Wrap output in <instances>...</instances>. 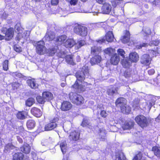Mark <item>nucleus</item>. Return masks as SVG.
<instances>
[{"label":"nucleus","mask_w":160,"mask_h":160,"mask_svg":"<svg viewBox=\"0 0 160 160\" xmlns=\"http://www.w3.org/2000/svg\"><path fill=\"white\" fill-rule=\"evenodd\" d=\"M137 123L142 128L147 126L148 122L146 118L142 115L137 116L135 118Z\"/></svg>","instance_id":"423d86ee"},{"label":"nucleus","mask_w":160,"mask_h":160,"mask_svg":"<svg viewBox=\"0 0 160 160\" xmlns=\"http://www.w3.org/2000/svg\"><path fill=\"white\" fill-rule=\"evenodd\" d=\"M122 64L123 67L125 68L129 67L131 64V62L127 61L126 60L123 59L121 62Z\"/></svg>","instance_id":"37998d69"},{"label":"nucleus","mask_w":160,"mask_h":160,"mask_svg":"<svg viewBox=\"0 0 160 160\" xmlns=\"http://www.w3.org/2000/svg\"><path fill=\"white\" fill-rule=\"evenodd\" d=\"M80 134L75 131L72 132L69 135V139L72 140L77 141L78 140L79 138Z\"/></svg>","instance_id":"2eb2a0df"},{"label":"nucleus","mask_w":160,"mask_h":160,"mask_svg":"<svg viewBox=\"0 0 160 160\" xmlns=\"http://www.w3.org/2000/svg\"><path fill=\"white\" fill-rule=\"evenodd\" d=\"M73 30L75 33L82 37L86 36L88 33L87 28L86 27L78 24L75 25Z\"/></svg>","instance_id":"20e7f679"},{"label":"nucleus","mask_w":160,"mask_h":160,"mask_svg":"<svg viewBox=\"0 0 160 160\" xmlns=\"http://www.w3.org/2000/svg\"><path fill=\"white\" fill-rule=\"evenodd\" d=\"M126 103V99L123 98H118L116 102V105L118 107H120L121 108V107L124 106L125 105Z\"/></svg>","instance_id":"6ab92c4d"},{"label":"nucleus","mask_w":160,"mask_h":160,"mask_svg":"<svg viewBox=\"0 0 160 160\" xmlns=\"http://www.w3.org/2000/svg\"><path fill=\"white\" fill-rule=\"evenodd\" d=\"M134 74V71L129 69L126 70L124 73L125 77L127 78L133 77Z\"/></svg>","instance_id":"c756f323"},{"label":"nucleus","mask_w":160,"mask_h":160,"mask_svg":"<svg viewBox=\"0 0 160 160\" xmlns=\"http://www.w3.org/2000/svg\"><path fill=\"white\" fill-rule=\"evenodd\" d=\"M89 123L88 122V121L86 119H84V120L83 121L82 125L83 127H86L88 125H89Z\"/></svg>","instance_id":"4d7b16f0"},{"label":"nucleus","mask_w":160,"mask_h":160,"mask_svg":"<svg viewBox=\"0 0 160 160\" xmlns=\"http://www.w3.org/2000/svg\"><path fill=\"white\" fill-rule=\"evenodd\" d=\"M67 38V37L66 35H62L57 37L56 40L60 44L62 43H63L64 44Z\"/></svg>","instance_id":"7c9ffc66"},{"label":"nucleus","mask_w":160,"mask_h":160,"mask_svg":"<svg viewBox=\"0 0 160 160\" xmlns=\"http://www.w3.org/2000/svg\"><path fill=\"white\" fill-rule=\"evenodd\" d=\"M27 82L28 85L32 88L35 89L38 87V84L36 83L34 79L28 80Z\"/></svg>","instance_id":"393cba45"},{"label":"nucleus","mask_w":160,"mask_h":160,"mask_svg":"<svg viewBox=\"0 0 160 160\" xmlns=\"http://www.w3.org/2000/svg\"><path fill=\"white\" fill-rule=\"evenodd\" d=\"M112 7L111 5L108 2H105L103 4L101 8L102 12V13L108 14L111 11Z\"/></svg>","instance_id":"1a4fd4ad"},{"label":"nucleus","mask_w":160,"mask_h":160,"mask_svg":"<svg viewBox=\"0 0 160 160\" xmlns=\"http://www.w3.org/2000/svg\"><path fill=\"white\" fill-rule=\"evenodd\" d=\"M33 45L36 47V52L38 54L43 55L46 53L47 49L44 46L45 43L43 41L35 42Z\"/></svg>","instance_id":"7ed1b4c3"},{"label":"nucleus","mask_w":160,"mask_h":160,"mask_svg":"<svg viewBox=\"0 0 160 160\" xmlns=\"http://www.w3.org/2000/svg\"><path fill=\"white\" fill-rule=\"evenodd\" d=\"M42 96L44 98L45 100L49 101L52 99L53 96L52 94L50 92H45L42 93Z\"/></svg>","instance_id":"5701e85b"},{"label":"nucleus","mask_w":160,"mask_h":160,"mask_svg":"<svg viewBox=\"0 0 160 160\" xmlns=\"http://www.w3.org/2000/svg\"><path fill=\"white\" fill-rule=\"evenodd\" d=\"M58 118H54L51 120V122L46 124L44 127L45 131H48L51 130L57 126L56 122L58 120Z\"/></svg>","instance_id":"6e6552de"},{"label":"nucleus","mask_w":160,"mask_h":160,"mask_svg":"<svg viewBox=\"0 0 160 160\" xmlns=\"http://www.w3.org/2000/svg\"><path fill=\"white\" fill-rule=\"evenodd\" d=\"M60 147L62 152L64 154L66 152L67 149V145L66 142L63 141L62 142L60 143Z\"/></svg>","instance_id":"e433bc0d"},{"label":"nucleus","mask_w":160,"mask_h":160,"mask_svg":"<svg viewBox=\"0 0 160 160\" xmlns=\"http://www.w3.org/2000/svg\"><path fill=\"white\" fill-rule=\"evenodd\" d=\"M156 49H156L154 50H150V53L151 55L153 57L156 56L160 52V48H158L157 47Z\"/></svg>","instance_id":"a19ab883"},{"label":"nucleus","mask_w":160,"mask_h":160,"mask_svg":"<svg viewBox=\"0 0 160 160\" xmlns=\"http://www.w3.org/2000/svg\"><path fill=\"white\" fill-rule=\"evenodd\" d=\"M8 61L5 60L3 62V69L5 71H7L8 69Z\"/></svg>","instance_id":"de8ad7c7"},{"label":"nucleus","mask_w":160,"mask_h":160,"mask_svg":"<svg viewBox=\"0 0 160 160\" xmlns=\"http://www.w3.org/2000/svg\"><path fill=\"white\" fill-rule=\"evenodd\" d=\"M101 116L105 118L107 116L108 114L106 111L104 110H102L101 112Z\"/></svg>","instance_id":"680f3d73"},{"label":"nucleus","mask_w":160,"mask_h":160,"mask_svg":"<svg viewBox=\"0 0 160 160\" xmlns=\"http://www.w3.org/2000/svg\"><path fill=\"white\" fill-rule=\"evenodd\" d=\"M14 147V146L11 143H8L6 145L5 150L8 151L11 149H13Z\"/></svg>","instance_id":"49530a36"},{"label":"nucleus","mask_w":160,"mask_h":160,"mask_svg":"<svg viewBox=\"0 0 160 160\" xmlns=\"http://www.w3.org/2000/svg\"><path fill=\"white\" fill-rule=\"evenodd\" d=\"M140 100L138 98H135L133 102L132 106L135 108H138L139 106Z\"/></svg>","instance_id":"79ce46f5"},{"label":"nucleus","mask_w":160,"mask_h":160,"mask_svg":"<svg viewBox=\"0 0 160 160\" xmlns=\"http://www.w3.org/2000/svg\"><path fill=\"white\" fill-rule=\"evenodd\" d=\"M99 135L101 141H105L106 135V132L105 130L100 129L99 130Z\"/></svg>","instance_id":"f704fd0d"},{"label":"nucleus","mask_w":160,"mask_h":160,"mask_svg":"<svg viewBox=\"0 0 160 160\" xmlns=\"http://www.w3.org/2000/svg\"><path fill=\"white\" fill-rule=\"evenodd\" d=\"M129 61L132 62H136L139 60V56L136 52H132L129 54Z\"/></svg>","instance_id":"f3484780"},{"label":"nucleus","mask_w":160,"mask_h":160,"mask_svg":"<svg viewBox=\"0 0 160 160\" xmlns=\"http://www.w3.org/2000/svg\"><path fill=\"white\" fill-rule=\"evenodd\" d=\"M57 47L50 48L48 49L47 50L46 53L49 56H52L57 52Z\"/></svg>","instance_id":"cd10ccee"},{"label":"nucleus","mask_w":160,"mask_h":160,"mask_svg":"<svg viewBox=\"0 0 160 160\" xmlns=\"http://www.w3.org/2000/svg\"><path fill=\"white\" fill-rule=\"evenodd\" d=\"M101 57L98 55H96L91 59L90 62L92 65L99 63L101 60Z\"/></svg>","instance_id":"dca6fc26"},{"label":"nucleus","mask_w":160,"mask_h":160,"mask_svg":"<svg viewBox=\"0 0 160 160\" xmlns=\"http://www.w3.org/2000/svg\"><path fill=\"white\" fill-rule=\"evenodd\" d=\"M58 3V0H51V3L53 5H57Z\"/></svg>","instance_id":"e2e57ef3"},{"label":"nucleus","mask_w":160,"mask_h":160,"mask_svg":"<svg viewBox=\"0 0 160 160\" xmlns=\"http://www.w3.org/2000/svg\"><path fill=\"white\" fill-rule=\"evenodd\" d=\"M107 92L108 95H112L114 93L117 92V90L114 91L113 90H111V89H108L107 91Z\"/></svg>","instance_id":"052dcab7"},{"label":"nucleus","mask_w":160,"mask_h":160,"mask_svg":"<svg viewBox=\"0 0 160 160\" xmlns=\"http://www.w3.org/2000/svg\"><path fill=\"white\" fill-rule=\"evenodd\" d=\"M148 46L147 43H143L142 44H140V45H138L136 46V47L138 49H140L142 47H147Z\"/></svg>","instance_id":"13d9d810"},{"label":"nucleus","mask_w":160,"mask_h":160,"mask_svg":"<svg viewBox=\"0 0 160 160\" xmlns=\"http://www.w3.org/2000/svg\"><path fill=\"white\" fill-rule=\"evenodd\" d=\"M23 154L21 152H17L14 154L13 156V160H22Z\"/></svg>","instance_id":"2f4dec72"},{"label":"nucleus","mask_w":160,"mask_h":160,"mask_svg":"<svg viewBox=\"0 0 160 160\" xmlns=\"http://www.w3.org/2000/svg\"><path fill=\"white\" fill-rule=\"evenodd\" d=\"M14 50L16 52H18L22 51V48L19 45H15L14 46Z\"/></svg>","instance_id":"09e8293b"},{"label":"nucleus","mask_w":160,"mask_h":160,"mask_svg":"<svg viewBox=\"0 0 160 160\" xmlns=\"http://www.w3.org/2000/svg\"><path fill=\"white\" fill-rule=\"evenodd\" d=\"M1 31L5 34L4 38L7 40H10L13 36L14 32L12 28H10L7 29L5 28H3L2 29Z\"/></svg>","instance_id":"39448f33"},{"label":"nucleus","mask_w":160,"mask_h":160,"mask_svg":"<svg viewBox=\"0 0 160 160\" xmlns=\"http://www.w3.org/2000/svg\"><path fill=\"white\" fill-rule=\"evenodd\" d=\"M102 51L101 47L94 46L91 48V52L93 54H99Z\"/></svg>","instance_id":"a878e982"},{"label":"nucleus","mask_w":160,"mask_h":160,"mask_svg":"<svg viewBox=\"0 0 160 160\" xmlns=\"http://www.w3.org/2000/svg\"><path fill=\"white\" fill-rule=\"evenodd\" d=\"M15 31L17 30V31L18 32H22L21 30V28L20 27V25L19 24H16L15 26Z\"/></svg>","instance_id":"6e6d98bb"},{"label":"nucleus","mask_w":160,"mask_h":160,"mask_svg":"<svg viewBox=\"0 0 160 160\" xmlns=\"http://www.w3.org/2000/svg\"><path fill=\"white\" fill-rule=\"evenodd\" d=\"M151 61V58L148 55L144 54L142 56L141 61L142 64L148 65L150 63Z\"/></svg>","instance_id":"9d476101"},{"label":"nucleus","mask_w":160,"mask_h":160,"mask_svg":"<svg viewBox=\"0 0 160 160\" xmlns=\"http://www.w3.org/2000/svg\"><path fill=\"white\" fill-rule=\"evenodd\" d=\"M31 112L34 116L38 118L40 117L42 114V112L40 110L35 107L31 109Z\"/></svg>","instance_id":"ddd939ff"},{"label":"nucleus","mask_w":160,"mask_h":160,"mask_svg":"<svg viewBox=\"0 0 160 160\" xmlns=\"http://www.w3.org/2000/svg\"><path fill=\"white\" fill-rule=\"evenodd\" d=\"M85 43L84 41L82 40L79 41L76 44L78 48H80L81 47L83 46Z\"/></svg>","instance_id":"5fc2aeb1"},{"label":"nucleus","mask_w":160,"mask_h":160,"mask_svg":"<svg viewBox=\"0 0 160 160\" xmlns=\"http://www.w3.org/2000/svg\"><path fill=\"white\" fill-rule=\"evenodd\" d=\"M32 155L33 159L34 160H36L37 159L36 154L35 152H32Z\"/></svg>","instance_id":"338daca9"},{"label":"nucleus","mask_w":160,"mask_h":160,"mask_svg":"<svg viewBox=\"0 0 160 160\" xmlns=\"http://www.w3.org/2000/svg\"><path fill=\"white\" fill-rule=\"evenodd\" d=\"M72 107L71 103L68 101H64L62 104L61 109L62 111H67L70 110Z\"/></svg>","instance_id":"9b49d317"},{"label":"nucleus","mask_w":160,"mask_h":160,"mask_svg":"<svg viewBox=\"0 0 160 160\" xmlns=\"http://www.w3.org/2000/svg\"><path fill=\"white\" fill-rule=\"evenodd\" d=\"M78 1V0H70L68 2H70L71 5H75L77 3Z\"/></svg>","instance_id":"bf43d9fd"},{"label":"nucleus","mask_w":160,"mask_h":160,"mask_svg":"<svg viewBox=\"0 0 160 160\" xmlns=\"http://www.w3.org/2000/svg\"><path fill=\"white\" fill-rule=\"evenodd\" d=\"M130 38V34L129 32L126 30L125 35L121 38V40L123 43H127L129 40Z\"/></svg>","instance_id":"a211bd4d"},{"label":"nucleus","mask_w":160,"mask_h":160,"mask_svg":"<svg viewBox=\"0 0 160 160\" xmlns=\"http://www.w3.org/2000/svg\"><path fill=\"white\" fill-rule=\"evenodd\" d=\"M66 62L68 64L73 65L74 63L73 61L72 55H67L65 58Z\"/></svg>","instance_id":"4c0bfd02"},{"label":"nucleus","mask_w":160,"mask_h":160,"mask_svg":"<svg viewBox=\"0 0 160 160\" xmlns=\"http://www.w3.org/2000/svg\"><path fill=\"white\" fill-rule=\"evenodd\" d=\"M36 123L32 120H29L27 121V126L28 128L31 129L33 128L35 126Z\"/></svg>","instance_id":"72a5a7b5"},{"label":"nucleus","mask_w":160,"mask_h":160,"mask_svg":"<svg viewBox=\"0 0 160 160\" xmlns=\"http://www.w3.org/2000/svg\"><path fill=\"white\" fill-rule=\"evenodd\" d=\"M17 139L19 142L22 143V140L20 137L17 136Z\"/></svg>","instance_id":"774afa93"},{"label":"nucleus","mask_w":160,"mask_h":160,"mask_svg":"<svg viewBox=\"0 0 160 160\" xmlns=\"http://www.w3.org/2000/svg\"><path fill=\"white\" fill-rule=\"evenodd\" d=\"M143 32L145 35H150L151 33V30L149 28H145L143 30Z\"/></svg>","instance_id":"603ef678"},{"label":"nucleus","mask_w":160,"mask_h":160,"mask_svg":"<svg viewBox=\"0 0 160 160\" xmlns=\"http://www.w3.org/2000/svg\"><path fill=\"white\" fill-rule=\"evenodd\" d=\"M75 44L76 42L73 39L69 38L66 40L64 43V45L67 48H71Z\"/></svg>","instance_id":"f8f14e48"},{"label":"nucleus","mask_w":160,"mask_h":160,"mask_svg":"<svg viewBox=\"0 0 160 160\" xmlns=\"http://www.w3.org/2000/svg\"><path fill=\"white\" fill-rule=\"evenodd\" d=\"M121 109L122 113L126 114H128L131 110V108L130 107L126 104L124 106L121 107Z\"/></svg>","instance_id":"473e14b6"},{"label":"nucleus","mask_w":160,"mask_h":160,"mask_svg":"<svg viewBox=\"0 0 160 160\" xmlns=\"http://www.w3.org/2000/svg\"><path fill=\"white\" fill-rule=\"evenodd\" d=\"M20 149L21 151L23 153L28 154L30 152V148L28 144L26 143Z\"/></svg>","instance_id":"b1692460"},{"label":"nucleus","mask_w":160,"mask_h":160,"mask_svg":"<svg viewBox=\"0 0 160 160\" xmlns=\"http://www.w3.org/2000/svg\"><path fill=\"white\" fill-rule=\"evenodd\" d=\"M104 53L109 55H112L115 52V50L111 48H107L103 51Z\"/></svg>","instance_id":"c85d7f7f"},{"label":"nucleus","mask_w":160,"mask_h":160,"mask_svg":"<svg viewBox=\"0 0 160 160\" xmlns=\"http://www.w3.org/2000/svg\"><path fill=\"white\" fill-rule=\"evenodd\" d=\"M154 104V102L153 100L151 99L150 100H149L147 102V105L148 108L149 109H150L151 107Z\"/></svg>","instance_id":"a18cd8bd"},{"label":"nucleus","mask_w":160,"mask_h":160,"mask_svg":"<svg viewBox=\"0 0 160 160\" xmlns=\"http://www.w3.org/2000/svg\"><path fill=\"white\" fill-rule=\"evenodd\" d=\"M148 72L150 75H152L155 73V70L153 69H150L148 71Z\"/></svg>","instance_id":"0e129e2a"},{"label":"nucleus","mask_w":160,"mask_h":160,"mask_svg":"<svg viewBox=\"0 0 160 160\" xmlns=\"http://www.w3.org/2000/svg\"><path fill=\"white\" fill-rule=\"evenodd\" d=\"M118 54L120 55L123 58L124 57V54H125V52L122 49H119L118 50Z\"/></svg>","instance_id":"3c124183"},{"label":"nucleus","mask_w":160,"mask_h":160,"mask_svg":"<svg viewBox=\"0 0 160 160\" xmlns=\"http://www.w3.org/2000/svg\"><path fill=\"white\" fill-rule=\"evenodd\" d=\"M26 37V35L24 32H18L17 35V39L18 41H19L21 39H25Z\"/></svg>","instance_id":"58836bf2"},{"label":"nucleus","mask_w":160,"mask_h":160,"mask_svg":"<svg viewBox=\"0 0 160 160\" xmlns=\"http://www.w3.org/2000/svg\"><path fill=\"white\" fill-rule=\"evenodd\" d=\"M160 43V42L159 40H156L155 41H152L149 43L150 45L152 46L153 45L155 46H158Z\"/></svg>","instance_id":"864d4df0"},{"label":"nucleus","mask_w":160,"mask_h":160,"mask_svg":"<svg viewBox=\"0 0 160 160\" xmlns=\"http://www.w3.org/2000/svg\"><path fill=\"white\" fill-rule=\"evenodd\" d=\"M152 151L158 158H160V147L155 146L152 148Z\"/></svg>","instance_id":"bb28decb"},{"label":"nucleus","mask_w":160,"mask_h":160,"mask_svg":"<svg viewBox=\"0 0 160 160\" xmlns=\"http://www.w3.org/2000/svg\"><path fill=\"white\" fill-rule=\"evenodd\" d=\"M35 102L34 99L32 98L28 99L26 101V105L27 106L31 107Z\"/></svg>","instance_id":"ea45409f"},{"label":"nucleus","mask_w":160,"mask_h":160,"mask_svg":"<svg viewBox=\"0 0 160 160\" xmlns=\"http://www.w3.org/2000/svg\"><path fill=\"white\" fill-rule=\"evenodd\" d=\"M115 160H126V158L123 153L120 152L117 153L116 156Z\"/></svg>","instance_id":"c9c22d12"},{"label":"nucleus","mask_w":160,"mask_h":160,"mask_svg":"<svg viewBox=\"0 0 160 160\" xmlns=\"http://www.w3.org/2000/svg\"><path fill=\"white\" fill-rule=\"evenodd\" d=\"M55 34L54 33L52 32H48L45 36L44 38L46 41H50L52 40L54 38Z\"/></svg>","instance_id":"4be33fe9"},{"label":"nucleus","mask_w":160,"mask_h":160,"mask_svg":"<svg viewBox=\"0 0 160 160\" xmlns=\"http://www.w3.org/2000/svg\"><path fill=\"white\" fill-rule=\"evenodd\" d=\"M142 157V154L141 152H139L134 157L133 160H140Z\"/></svg>","instance_id":"8fccbe9b"},{"label":"nucleus","mask_w":160,"mask_h":160,"mask_svg":"<svg viewBox=\"0 0 160 160\" xmlns=\"http://www.w3.org/2000/svg\"><path fill=\"white\" fill-rule=\"evenodd\" d=\"M69 97L71 102L76 105H80L84 103L83 97L77 93L71 92L69 94Z\"/></svg>","instance_id":"f03ea898"},{"label":"nucleus","mask_w":160,"mask_h":160,"mask_svg":"<svg viewBox=\"0 0 160 160\" xmlns=\"http://www.w3.org/2000/svg\"><path fill=\"white\" fill-rule=\"evenodd\" d=\"M27 113L24 111L18 112L16 114L17 118L20 120H23L26 118Z\"/></svg>","instance_id":"412c9836"},{"label":"nucleus","mask_w":160,"mask_h":160,"mask_svg":"<svg viewBox=\"0 0 160 160\" xmlns=\"http://www.w3.org/2000/svg\"><path fill=\"white\" fill-rule=\"evenodd\" d=\"M119 61V56L117 54L115 53L111 56L110 59V62L113 65H116L118 63Z\"/></svg>","instance_id":"4468645a"},{"label":"nucleus","mask_w":160,"mask_h":160,"mask_svg":"<svg viewBox=\"0 0 160 160\" xmlns=\"http://www.w3.org/2000/svg\"><path fill=\"white\" fill-rule=\"evenodd\" d=\"M96 2L100 4H103L105 2V0H96Z\"/></svg>","instance_id":"69168bd1"},{"label":"nucleus","mask_w":160,"mask_h":160,"mask_svg":"<svg viewBox=\"0 0 160 160\" xmlns=\"http://www.w3.org/2000/svg\"><path fill=\"white\" fill-rule=\"evenodd\" d=\"M36 100L38 102L41 104H43L45 102V100L44 98H43V96L42 97L41 96H38L36 97Z\"/></svg>","instance_id":"c03bdc74"},{"label":"nucleus","mask_w":160,"mask_h":160,"mask_svg":"<svg viewBox=\"0 0 160 160\" xmlns=\"http://www.w3.org/2000/svg\"><path fill=\"white\" fill-rule=\"evenodd\" d=\"M133 126V122H125L122 126L123 130H129L131 129Z\"/></svg>","instance_id":"aec40b11"},{"label":"nucleus","mask_w":160,"mask_h":160,"mask_svg":"<svg viewBox=\"0 0 160 160\" xmlns=\"http://www.w3.org/2000/svg\"><path fill=\"white\" fill-rule=\"evenodd\" d=\"M88 69L87 66L83 67L81 72H78L76 74L77 80L72 87L78 92H83L85 90L84 82L83 80L85 77L89 75Z\"/></svg>","instance_id":"f257e3e1"},{"label":"nucleus","mask_w":160,"mask_h":160,"mask_svg":"<svg viewBox=\"0 0 160 160\" xmlns=\"http://www.w3.org/2000/svg\"><path fill=\"white\" fill-rule=\"evenodd\" d=\"M114 39V37L112 32L109 31L106 33L105 35V39L104 38H101L97 40L96 42L99 43H102L104 42L106 40L108 42H111L113 41Z\"/></svg>","instance_id":"0eeeda50"}]
</instances>
